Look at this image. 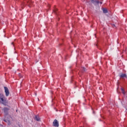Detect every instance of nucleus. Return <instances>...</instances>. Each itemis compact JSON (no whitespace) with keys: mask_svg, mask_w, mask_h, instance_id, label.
<instances>
[{"mask_svg":"<svg viewBox=\"0 0 127 127\" xmlns=\"http://www.w3.org/2000/svg\"><path fill=\"white\" fill-rule=\"evenodd\" d=\"M0 103H1L4 106H7V104H8L6 98L2 94H0Z\"/></svg>","mask_w":127,"mask_h":127,"instance_id":"nucleus-1","label":"nucleus"},{"mask_svg":"<svg viewBox=\"0 0 127 127\" xmlns=\"http://www.w3.org/2000/svg\"><path fill=\"white\" fill-rule=\"evenodd\" d=\"M4 89L6 97H8L9 96V90H8V88L6 87H4Z\"/></svg>","mask_w":127,"mask_h":127,"instance_id":"nucleus-2","label":"nucleus"},{"mask_svg":"<svg viewBox=\"0 0 127 127\" xmlns=\"http://www.w3.org/2000/svg\"><path fill=\"white\" fill-rule=\"evenodd\" d=\"M53 126L55 127H59V122H58V121L57 120L55 119L53 123Z\"/></svg>","mask_w":127,"mask_h":127,"instance_id":"nucleus-3","label":"nucleus"},{"mask_svg":"<svg viewBox=\"0 0 127 127\" xmlns=\"http://www.w3.org/2000/svg\"><path fill=\"white\" fill-rule=\"evenodd\" d=\"M8 111H9V108L7 107H4L3 108V112L5 114V115H8Z\"/></svg>","mask_w":127,"mask_h":127,"instance_id":"nucleus-4","label":"nucleus"},{"mask_svg":"<svg viewBox=\"0 0 127 127\" xmlns=\"http://www.w3.org/2000/svg\"><path fill=\"white\" fill-rule=\"evenodd\" d=\"M120 77V78H127V74L124 73H121Z\"/></svg>","mask_w":127,"mask_h":127,"instance_id":"nucleus-5","label":"nucleus"},{"mask_svg":"<svg viewBox=\"0 0 127 127\" xmlns=\"http://www.w3.org/2000/svg\"><path fill=\"white\" fill-rule=\"evenodd\" d=\"M35 120H36V121L37 122H40V118H39V116H36L35 117Z\"/></svg>","mask_w":127,"mask_h":127,"instance_id":"nucleus-6","label":"nucleus"},{"mask_svg":"<svg viewBox=\"0 0 127 127\" xmlns=\"http://www.w3.org/2000/svg\"><path fill=\"white\" fill-rule=\"evenodd\" d=\"M26 5V4H25V2H23L21 5V7L22 8H24V7H25V6Z\"/></svg>","mask_w":127,"mask_h":127,"instance_id":"nucleus-7","label":"nucleus"},{"mask_svg":"<svg viewBox=\"0 0 127 127\" xmlns=\"http://www.w3.org/2000/svg\"><path fill=\"white\" fill-rule=\"evenodd\" d=\"M103 11L104 13H108V9H107L106 8H104L103 9Z\"/></svg>","mask_w":127,"mask_h":127,"instance_id":"nucleus-8","label":"nucleus"},{"mask_svg":"<svg viewBox=\"0 0 127 127\" xmlns=\"http://www.w3.org/2000/svg\"><path fill=\"white\" fill-rule=\"evenodd\" d=\"M82 72H85L87 70L84 67H82Z\"/></svg>","mask_w":127,"mask_h":127,"instance_id":"nucleus-9","label":"nucleus"},{"mask_svg":"<svg viewBox=\"0 0 127 127\" xmlns=\"http://www.w3.org/2000/svg\"><path fill=\"white\" fill-rule=\"evenodd\" d=\"M121 91H122V94H123V95H125V94H126V92H125V90L123 89V88H121Z\"/></svg>","mask_w":127,"mask_h":127,"instance_id":"nucleus-10","label":"nucleus"},{"mask_svg":"<svg viewBox=\"0 0 127 127\" xmlns=\"http://www.w3.org/2000/svg\"><path fill=\"white\" fill-rule=\"evenodd\" d=\"M95 2H96V3H97L98 4V3H100V1H99V0L95 1Z\"/></svg>","mask_w":127,"mask_h":127,"instance_id":"nucleus-11","label":"nucleus"},{"mask_svg":"<svg viewBox=\"0 0 127 127\" xmlns=\"http://www.w3.org/2000/svg\"><path fill=\"white\" fill-rule=\"evenodd\" d=\"M91 1L92 2V3H94L95 1L94 0H91Z\"/></svg>","mask_w":127,"mask_h":127,"instance_id":"nucleus-12","label":"nucleus"},{"mask_svg":"<svg viewBox=\"0 0 127 127\" xmlns=\"http://www.w3.org/2000/svg\"><path fill=\"white\" fill-rule=\"evenodd\" d=\"M11 45H13V46H14V43L13 42L11 43Z\"/></svg>","mask_w":127,"mask_h":127,"instance_id":"nucleus-13","label":"nucleus"},{"mask_svg":"<svg viewBox=\"0 0 127 127\" xmlns=\"http://www.w3.org/2000/svg\"><path fill=\"white\" fill-rule=\"evenodd\" d=\"M100 2V4H102L103 3V2Z\"/></svg>","mask_w":127,"mask_h":127,"instance_id":"nucleus-14","label":"nucleus"}]
</instances>
